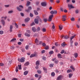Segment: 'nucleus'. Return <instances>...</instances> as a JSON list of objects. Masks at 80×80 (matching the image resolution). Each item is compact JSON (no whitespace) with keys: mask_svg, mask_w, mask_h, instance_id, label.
I'll list each match as a JSON object with an SVG mask.
<instances>
[{"mask_svg":"<svg viewBox=\"0 0 80 80\" xmlns=\"http://www.w3.org/2000/svg\"><path fill=\"white\" fill-rule=\"evenodd\" d=\"M50 67H53V64H50Z\"/></svg>","mask_w":80,"mask_h":80,"instance_id":"6e6d98bb","label":"nucleus"},{"mask_svg":"<svg viewBox=\"0 0 80 80\" xmlns=\"http://www.w3.org/2000/svg\"><path fill=\"white\" fill-rule=\"evenodd\" d=\"M41 5L43 7H45L47 5V3L45 2H43L41 3Z\"/></svg>","mask_w":80,"mask_h":80,"instance_id":"0eeeda50","label":"nucleus"},{"mask_svg":"<svg viewBox=\"0 0 80 80\" xmlns=\"http://www.w3.org/2000/svg\"><path fill=\"white\" fill-rule=\"evenodd\" d=\"M3 33V31H0V34L1 35H2Z\"/></svg>","mask_w":80,"mask_h":80,"instance_id":"de8ad7c7","label":"nucleus"},{"mask_svg":"<svg viewBox=\"0 0 80 80\" xmlns=\"http://www.w3.org/2000/svg\"><path fill=\"white\" fill-rule=\"evenodd\" d=\"M27 32L28 33H30V30H28L27 31Z\"/></svg>","mask_w":80,"mask_h":80,"instance_id":"e2e57ef3","label":"nucleus"},{"mask_svg":"<svg viewBox=\"0 0 80 80\" xmlns=\"http://www.w3.org/2000/svg\"><path fill=\"white\" fill-rule=\"evenodd\" d=\"M74 57H75V58H77V57H78V53H75L74 54Z\"/></svg>","mask_w":80,"mask_h":80,"instance_id":"aec40b11","label":"nucleus"},{"mask_svg":"<svg viewBox=\"0 0 80 80\" xmlns=\"http://www.w3.org/2000/svg\"><path fill=\"white\" fill-rule=\"evenodd\" d=\"M13 12V11L11 10V11H9L8 12V13H12Z\"/></svg>","mask_w":80,"mask_h":80,"instance_id":"5fc2aeb1","label":"nucleus"},{"mask_svg":"<svg viewBox=\"0 0 80 80\" xmlns=\"http://www.w3.org/2000/svg\"><path fill=\"white\" fill-rule=\"evenodd\" d=\"M71 21H75V18H72L71 19Z\"/></svg>","mask_w":80,"mask_h":80,"instance_id":"58836bf2","label":"nucleus"},{"mask_svg":"<svg viewBox=\"0 0 80 80\" xmlns=\"http://www.w3.org/2000/svg\"><path fill=\"white\" fill-rule=\"evenodd\" d=\"M30 2L29 1H28L27 2V6L28 7V6L29 5H30Z\"/></svg>","mask_w":80,"mask_h":80,"instance_id":"bb28decb","label":"nucleus"},{"mask_svg":"<svg viewBox=\"0 0 80 80\" xmlns=\"http://www.w3.org/2000/svg\"><path fill=\"white\" fill-rule=\"evenodd\" d=\"M29 47V46H28V45H27L26 46V48L27 49V50H28V47Z\"/></svg>","mask_w":80,"mask_h":80,"instance_id":"3c124183","label":"nucleus"},{"mask_svg":"<svg viewBox=\"0 0 80 80\" xmlns=\"http://www.w3.org/2000/svg\"><path fill=\"white\" fill-rule=\"evenodd\" d=\"M76 36V35H74L72 37H71L70 38V40H72V39H73L74 37H75Z\"/></svg>","mask_w":80,"mask_h":80,"instance_id":"4be33fe9","label":"nucleus"},{"mask_svg":"<svg viewBox=\"0 0 80 80\" xmlns=\"http://www.w3.org/2000/svg\"><path fill=\"white\" fill-rule=\"evenodd\" d=\"M43 70L45 72V73H47V68H45V67H43Z\"/></svg>","mask_w":80,"mask_h":80,"instance_id":"f3484780","label":"nucleus"},{"mask_svg":"<svg viewBox=\"0 0 80 80\" xmlns=\"http://www.w3.org/2000/svg\"><path fill=\"white\" fill-rule=\"evenodd\" d=\"M12 28H13V26L12 25H11L10 27V31L11 32H12Z\"/></svg>","mask_w":80,"mask_h":80,"instance_id":"9d476101","label":"nucleus"},{"mask_svg":"<svg viewBox=\"0 0 80 80\" xmlns=\"http://www.w3.org/2000/svg\"><path fill=\"white\" fill-rule=\"evenodd\" d=\"M35 42L37 44V45H38V39H37V38H36L35 41Z\"/></svg>","mask_w":80,"mask_h":80,"instance_id":"a878e982","label":"nucleus"},{"mask_svg":"<svg viewBox=\"0 0 80 80\" xmlns=\"http://www.w3.org/2000/svg\"><path fill=\"white\" fill-rule=\"evenodd\" d=\"M44 22H47V18H44Z\"/></svg>","mask_w":80,"mask_h":80,"instance_id":"37998d69","label":"nucleus"},{"mask_svg":"<svg viewBox=\"0 0 80 80\" xmlns=\"http://www.w3.org/2000/svg\"><path fill=\"white\" fill-rule=\"evenodd\" d=\"M72 75H73V74H69V78H71V77H72Z\"/></svg>","mask_w":80,"mask_h":80,"instance_id":"ea45409f","label":"nucleus"},{"mask_svg":"<svg viewBox=\"0 0 80 80\" xmlns=\"http://www.w3.org/2000/svg\"><path fill=\"white\" fill-rule=\"evenodd\" d=\"M32 30L33 32H36V28L35 27H33L32 28Z\"/></svg>","mask_w":80,"mask_h":80,"instance_id":"6e6552de","label":"nucleus"},{"mask_svg":"<svg viewBox=\"0 0 80 80\" xmlns=\"http://www.w3.org/2000/svg\"><path fill=\"white\" fill-rule=\"evenodd\" d=\"M50 13L51 14H54V11H52L50 12Z\"/></svg>","mask_w":80,"mask_h":80,"instance_id":"bf43d9fd","label":"nucleus"},{"mask_svg":"<svg viewBox=\"0 0 80 80\" xmlns=\"http://www.w3.org/2000/svg\"><path fill=\"white\" fill-rule=\"evenodd\" d=\"M68 7L69 10H70V8H75L72 4H68Z\"/></svg>","mask_w":80,"mask_h":80,"instance_id":"20e7f679","label":"nucleus"},{"mask_svg":"<svg viewBox=\"0 0 80 80\" xmlns=\"http://www.w3.org/2000/svg\"><path fill=\"white\" fill-rule=\"evenodd\" d=\"M18 79L17 78H13L12 80H18Z\"/></svg>","mask_w":80,"mask_h":80,"instance_id":"774afa93","label":"nucleus"},{"mask_svg":"<svg viewBox=\"0 0 80 80\" xmlns=\"http://www.w3.org/2000/svg\"><path fill=\"white\" fill-rule=\"evenodd\" d=\"M72 70L71 69H68L67 70V73H70V72H72Z\"/></svg>","mask_w":80,"mask_h":80,"instance_id":"c9c22d12","label":"nucleus"},{"mask_svg":"<svg viewBox=\"0 0 80 80\" xmlns=\"http://www.w3.org/2000/svg\"><path fill=\"white\" fill-rule=\"evenodd\" d=\"M62 18V21H63V22H65V20H66V16H63Z\"/></svg>","mask_w":80,"mask_h":80,"instance_id":"423d86ee","label":"nucleus"},{"mask_svg":"<svg viewBox=\"0 0 80 80\" xmlns=\"http://www.w3.org/2000/svg\"><path fill=\"white\" fill-rule=\"evenodd\" d=\"M56 2L57 3H60V0H57Z\"/></svg>","mask_w":80,"mask_h":80,"instance_id":"4d7b16f0","label":"nucleus"},{"mask_svg":"<svg viewBox=\"0 0 80 80\" xmlns=\"http://www.w3.org/2000/svg\"><path fill=\"white\" fill-rule=\"evenodd\" d=\"M36 64L37 66L39 65V64H40V61H37L36 62Z\"/></svg>","mask_w":80,"mask_h":80,"instance_id":"a211bd4d","label":"nucleus"},{"mask_svg":"<svg viewBox=\"0 0 80 80\" xmlns=\"http://www.w3.org/2000/svg\"><path fill=\"white\" fill-rule=\"evenodd\" d=\"M19 7L21 8H20ZM19 7H17V10H18V11H21V10H22V8H23V6L22 5H20L19 6Z\"/></svg>","mask_w":80,"mask_h":80,"instance_id":"f257e3e1","label":"nucleus"},{"mask_svg":"<svg viewBox=\"0 0 80 80\" xmlns=\"http://www.w3.org/2000/svg\"><path fill=\"white\" fill-rule=\"evenodd\" d=\"M64 50H62V51L61 52V53L62 54V53H64Z\"/></svg>","mask_w":80,"mask_h":80,"instance_id":"052dcab7","label":"nucleus"},{"mask_svg":"<svg viewBox=\"0 0 80 80\" xmlns=\"http://www.w3.org/2000/svg\"><path fill=\"white\" fill-rule=\"evenodd\" d=\"M52 25H53L52 28L53 29H54V28H55V25H54V24L53 23H52Z\"/></svg>","mask_w":80,"mask_h":80,"instance_id":"e433bc0d","label":"nucleus"},{"mask_svg":"<svg viewBox=\"0 0 80 80\" xmlns=\"http://www.w3.org/2000/svg\"><path fill=\"white\" fill-rule=\"evenodd\" d=\"M18 45H21L22 44V42H18Z\"/></svg>","mask_w":80,"mask_h":80,"instance_id":"0e129e2a","label":"nucleus"},{"mask_svg":"<svg viewBox=\"0 0 80 80\" xmlns=\"http://www.w3.org/2000/svg\"><path fill=\"white\" fill-rule=\"evenodd\" d=\"M25 36H26V37H29L30 36V35L29 34H28L27 33H25Z\"/></svg>","mask_w":80,"mask_h":80,"instance_id":"393cba45","label":"nucleus"},{"mask_svg":"<svg viewBox=\"0 0 80 80\" xmlns=\"http://www.w3.org/2000/svg\"><path fill=\"white\" fill-rule=\"evenodd\" d=\"M37 30V31H40V28L39 27H38Z\"/></svg>","mask_w":80,"mask_h":80,"instance_id":"79ce46f5","label":"nucleus"},{"mask_svg":"<svg viewBox=\"0 0 80 80\" xmlns=\"http://www.w3.org/2000/svg\"><path fill=\"white\" fill-rule=\"evenodd\" d=\"M28 73V71H26L24 72V75H27Z\"/></svg>","mask_w":80,"mask_h":80,"instance_id":"9b49d317","label":"nucleus"},{"mask_svg":"<svg viewBox=\"0 0 80 80\" xmlns=\"http://www.w3.org/2000/svg\"><path fill=\"white\" fill-rule=\"evenodd\" d=\"M49 49V46H47L45 48V49L46 50H48Z\"/></svg>","mask_w":80,"mask_h":80,"instance_id":"c756f323","label":"nucleus"},{"mask_svg":"<svg viewBox=\"0 0 80 80\" xmlns=\"http://www.w3.org/2000/svg\"><path fill=\"white\" fill-rule=\"evenodd\" d=\"M34 22L36 24L38 23V19H35L34 20Z\"/></svg>","mask_w":80,"mask_h":80,"instance_id":"f8f14e48","label":"nucleus"},{"mask_svg":"<svg viewBox=\"0 0 80 80\" xmlns=\"http://www.w3.org/2000/svg\"><path fill=\"white\" fill-rule=\"evenodd\" d=\"M64 38H66V39H67L69 38V36H65L64 37Z\"/></svg>","mask_w":80,"mask_h":80,"instance_id":"473e14b6","label":"nucleus"},{"mask_svg":"<svg viewBox=\"0 0 80 80\" xmlns=\"http://www.w3.org/2000/svg\"><path fill=\"white\" fill-rule=\"evenodd\" d=\"M58 58H62V56H61V54H58Z\"/></svg>","mask_w":80,"mask_h":80,"instance_id":"6ab92c4d","label":"nucleus"},{"mask_svg":"<svg viewBox=\"0 0 80 80\" xmlns=\"http://www.w3.org/2000/svg\"><path fill=\"white\" fill-rule=\"evenodd\" d=\"M66 45V44H65V42H64L61 44V45L62 47H64Z\"/></svg>","mask_w":80,"mask_h":80,"instance_id":"c85d7f7f","label":"nucleus"},{"mask_svg":"<svg viewBox=\"0 0 80 80\" xmlns=\"http://www.w3.org/2000/svg\"><path fill=\"white\" fill-rule=\"evenodd\" d=\"M37 72L38 73L40 74V73H42V71L40 70H38Z\"/></svg>","mask_w":80,"mask_h":80,"instance_id":"a19ab883","label":"nucleus"},{"mask_svg":"<svg viewBox=\"0 0 80 80\" xmlns=\"http://www.w3.org/2000/svg\"><path fill=\"white\" fill-rule=\"evenodd\" d=\"M76 27H77V28H80V26H79L78 24H77L76 25Z\"/></svg>","mask_w":80,"mask_h":80,"instance_id":"8fccbe9b","label":"nucleus"},{"mask_svg":"<svg viewBox=\"0 0 80 80\" xmlns=\"http://www.w3.org/2000/svg\"><path fill=\"white\" fill-rule=\"evenodd\" d=\"M1 22L2 23L3 26H4L5 25V21H4V20L2 19L1 20Z\"/></svg>","mask_w":80,"mask_h":80,"instance_id":"4468645a","label":"nucleus"},{"mask_svg":"<svg viewBox=\"0 0 80 80\" xmlns=\"http://www.w3.org/2000/svg\"><path fill=\"white\" fill-rule=\"evenodd\" d=\"M15 26L16 28H18V25H17V23H15Z\"/></svg>","mask_w":80,"mask_h":80,"instance_id":"49530a36","label":"nucleus"},{"mask_svg":"<svg viewBox=\"0 0 80 80\" xmlns=\"http://www.w3.org/2000/svg\"><path fill=\"white\" fill-rule=\"evenodd\" d=\"M15 40H16V39L15 38H14L12 39L10 41V42H14V41H15Z\"/></svg>","mask_w":80,"mask_h":80,"instance_id":"72a5a7b5","label":"nucleus"},{"mask_svg":"<svg viewBox=\"0 0 80 80\" xmlns=\"http://www.w3.org/2000/svg\"><path fill=\"white\" fill-rule=\"evenodd\" d=\"M75 46H77V45H78V42H75Z\"/></svg>","mask_w":80,"mask_h":80,"instance_id":"338daca9","label":"nucleus"},{"mask_svg":"<svg viewBox=\"0 0 80 80\" xmlns=\"http://www.w3.org/2000/svg\"><path fill=\"white\" fill-rule=\"evenodd\" d=\"M3 65H4V64H3V63H0V66H3Z\"/></svg>","mask_w":80,"mask_h":80,"instance_id":"603ef678","label":"nucleus"},{"mask_svg":"<svg viewBox=\"0 0 80 80\" xmlns=\"http://www.w3.org/2000/svg\"><path fill=\"white\" fill-rule=\"evenodd\" d=\"M30 17H33V14H32V13H30Z\"/></svg>","mask_w":80,"mask_h":80,"instance_id":"69168bd1","label":"nucleus"},{"mask_svg":"<svg viewBox=\"0 0 80 80\" xmlns=\"http://www.w3.org/2000/svg\"><path fill=\"white\" fill-rule=\"evenodd\" d=\"M18 66H17L16 67V72H18Z\"/></svg>","mask_w":80,"mask_h":80,"instance_id":"7c9ffc66","label":"nucleus"},{"mask_svg":"<svg viewBox=\"0 0 80 80\" xmlns=\"http://www.w3.org/2000/svg\"><path fill=\"white\" fill-rule=\"evenodd\" d=\"M57 14V10L54 11V14Z\"/></svg>","mask_w":80,"mask_h":80,"instance_id":"a18cd8bd","label":"nucleus"},{"mask_svg":"<svg viewBox=\"0 0 80 80\" xmlns=\"http://www.w3.org/2000/svg\"><path fill=\"white\" fill-rule=\"evenodd\" d=\"M29 65V62H26L25 64V66H27Z\"/></svg>","mask_w":80,"mask_h":80,"instance_id":"cd10ccee","label":"nucleus"},{"mask_svg":"<svg viewBox=\"0 0 80 80\" xmlns=\"http://www.w3.org/2000/svg\"><path fill=\"white\" fill-rule=\"evenodd\" d=\"M2 18H3V19H4V20H6V19H7V17H2Z\"/></svg>","mask_w":80,"mask_h":80,"instance_id":"864d4df0","label":"nucleus"},{"mask_svg":"<svg viewBox=\"0 0 80 80\" xmlns=\"http://www.w3.org/2000/svg\"><path fill=\"white\" fill-rule=\"evenodd\" d=\"M49 53L50 55H52L53 53V51H51L49 52Z\"/></svg>","mask_w":80,"mask_h":80,"instance_id":"2f4dec72","label":"nucleus"},{"mask_svg":"<svg viewBox=\"0 0 80 80\" xmlns=\"http://www.w3.org/2000/svg\"><path fill=\"white\" fill-rule=\"evenodd\" d=\"M42 31L43 32H46V29L45 28H43L42 29Z\"/></svg>","mask_w":80,"mask_h":80,"instance_id":"09e8293b","label":"nucleus"},{"mask_svg":"<svg viewBox=\"0 0 80 80\" xmlns=\"http://www.w3.org/2000/svg\"><path fill=\"white\" fill-rule=\"evenodd\" d=\"M18 35V37L20 38V37H21V35H22V34H19Z\"/></svg>","mask_w":80,"mask_h":80,"instance_id":"680f3d73","label":"nucleus"},{"mask_svg":"<svg viewBox=\"0 0 80 80\" xmlns=\"http://www.w3.org/2000/svg\"><path fill=\"white\" fill-rule=\"evenodd\" d=\"M34 12L35 15H38V12H37V11H34Z\"/></svg>","mask_w":80,"mask_h":80,"instance_id":"f704fd0d","label":"nucleus"},{"mask_svg":"<svg viewBox=\"0 0 80 80\" xmlns=\"http://www.w3.org/2000/svg\"><path fill=\"white\" fill-rule=\"evenodd\" d=\"M35 56H36V54H32L30 56V58H32V57H35Z\"/></svg>","mask_w":80,"mask_h":80,"instance_id":"2eb2a0df","label":"nucleus"},{"mask_svg":"<svg viewBox=\"0 0 80 80\" xmlns=\"http://www.w3.org/2000/svg\"><path fill=\"white\" fill-rule=\"evenodd\" d=\"M30 20V18H28L25 19V22H28Z\"/></svg>","mask_w":80,"mask_h":80,"instance_id":"5701e85b","label":"nucleus"},{"mask_svg":"<svg viewBox=\"0 0 80 80\" xmlns=\"http://www.w3.org/2000/svg\"><path fill=\"white\" fill-rule=\"evenodd\" d=\"M70 67L73 71H75V68H73V66H71Z\"/></svg>","mask_w":80,"mask_h":80,"instance_id":"b1692460","label":"nucleus"},{"mask_svg":"<svg viewBox=\"0 0 80 80\" xmlns=\"http://www.w3.org/2000/svg\"><path fill=\"white\" fill-rule=\"evenodd\" d=\"M31 10H32V7H28V10H26V11L28 12Z\"/></svg>","mask_w":80,"mask_h":80,"instance_id":"dca6fc26","label":"nucleus"},{"mask_svg":"<svg viewBox=\"0 0 80 80\" xmlns=\"http://www.w3.org/2000/svg\"><path fill=\"white\" fill-rule=\"evenodd\" d=\"M53 17V15H51L49 17V18L48 20V22H50L52 21V18Z\"/></svg>","mask_w":80,"mask_h":80,"instance_id":"7ed1b4c3","label":"nucleus"},{"mask_svg":"<svg viewBox=\"0 0 80 80\" xmlns=\"http://www.w3.org/2000/svg\"><path fill=\"white\" fill-rule=\"evenodd\" d=\"M63 78L62 75L59 76L57 78V80H62Z\"/></svg>","mask_w":80,"mask_h":80,"instance_id":"f03ea898","label":"nucleus"},{"mask_svg":"<svg viewBox=\"0 0 80 80\" xmlns=\"http://www.w3.org/2000/svg\"><path fill=\"white\" fill-rule=\"evenodd\" d=\"M21 62H25V58H22L20 59Z\"/></svg>","mask_w":80,"mask_h":80,"instance_id":"1a4fd4ad","label":"nucleus"},{"mask_svg":"<svg viewBox=\"0 0 80 80\" xmlns=\"http://www.w3.org/2000/svg\"><path fill=\"white\" fill-rule=\"evenodd\" d=\"M18 69L19 70H22V65H18Z\"/></svg>","mask_w":80,"mask_h":80,"instance_id":"412c9836","label":"nucleus"},{"mask_svg":"<svg viewBox=\"0 0 80 80\" xmlns=\"http://www.w3.org/2000/svg\"><path fill=\"white\" fill-rule=\"evenodd\" d=\"M56 58H54V59H52V61H55L54 62L55 63H56L57 64V63H58V61L56 60Z\"/></svg>","mask_w":80,"mask_h":80,"instance_id":"39448f33","label":"nucleus"},{"mask_svg":"<svg viewBox=\"0 0 80 80\" xmlns=\"http://www.w3.org/2000/svg\"><path fill=\"white\" fill-rule=\"evenodd\" d=\"M35 25V23L34 22H33L31 24V26H33V25Z\"/></svg>","mask_w":80,"mask_h":80,"instance_id":"13d9d810","label":"nucleus"},{"mask_svg":"<svg viewBox=\"0 0 80 80\" xmlns=\"http://www.w3.org/2000/svg\"><path fill=\"white\" fill-rule=\"evenodd\" d=\"M60 30H62L63 29V26L62 25H60L59 26Z\"/></svg>","mask_w":80,"mask_h":80,"instance_id":"ddd939ff","label":"nucleus"},{"mask_svg":"<svg viewBox=\"0 0 80 80\" xmlns=\"http://www.w3.org/2000/svg\"><path fill=\"white\" fill-rule=\"evenodd\" d=\"M10 48H11V49H12L13 50L14 49V48H15V46H11V47Z\"/></svg>","mask_w":80,"mask_h":80,"instance_id":"c03bdc74","label":"nucleus"},{"mask_svg":"<svg viewBox=\"0 0 80 80\" xmlns=\"http://www.w3.org/2000/svg\"><path fill=\"white\" fill-rule=\"evenodd\" d=\"M51 75L52 77H54V76H55V73H54V72H52L51 73Z\"/></svg>","mask_w":80,"mask_h":80,"instance_id":"4c0bfd02","label":"nucleus"}]
</instances>
